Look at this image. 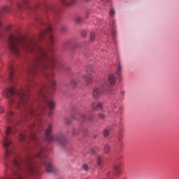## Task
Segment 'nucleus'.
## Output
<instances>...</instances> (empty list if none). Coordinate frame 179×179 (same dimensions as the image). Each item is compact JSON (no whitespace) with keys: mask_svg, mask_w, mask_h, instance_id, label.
I'll list each match as a JSON object with an SVG mask.
<instances>
[{"mask_svg":"<svg viewBox=\"0 0 179 179\" xmlns=\"http://www.w3.org/2000/svg\"><path fill=\"white\" fill-rule=\"evenodd\" d=\"M109 0H101V2H108Z\"/></svg>","mask_w":179,"mask_h":179,"instance_id":"33","label":"nucleus"},{"mask_svg":"<svg viewBox=\"0 0 179 179\" xmlns=\"http://www.w3.org/2000/svg\"><path fill=\"white\" fill-rule=\"evenodd\" d=\"M10 10V7L8 5L3 6L1 8V13H8Z\"/></svg>","mask_w":179,"mask_h":179,"instance_id":"13","label":"nucleus"},{"mask_svg":"<svg viewBox=\"0 0 179 179\" xmlns=\"http://www.w3.org/2000/svg\"><path fill=\"white\" fill-rule=\"evenodd\" d=\"M83 19L81 18L80 16H78L76 17V23H80L82 22Z\"/></svg>","mask_w":179,"mask_h":179,"instance_id":"22","label":"nucleus"},{"mask_svg":"<svg viewBox=\"0 0 179 179\" xmlns=\"http://www.w3.org/2000/svg\"><path fill=\"white\" fill-rule=\"evenodd\" d=\"M0 132H1V129H0Z\"/></svg>","mask_w":179,"mask_h":179,"instance_id":"38","label":"nucleus"},{"mask_svg":"<svg viewBox=\"0 0 179 179\" xmlns=\"http://www.w3.org/2000/svg\"><path fill=\"white\" fill-rule=\"evenodd\" d=\"M106 90H107V87L105 86L95 87L93 90L92 94L93 99H99V97H100V96H101V94H103V93H104V91Z\"/></svg>","mask_w":179,"mask_h":179,"instance_id":"6","label":"nucleus"},{"mask_svg":"<svg viewBox=\"0 0 179 179\" xmlns=\"http://www.w3.org/2000/svg\"><path fill=\"white\" fill-rule=\"evenodd\" d=\"M96 162H97L98 166H101L102 162H103V157L101 155H97Z\"/></svg>","mask_w":179,"mask_h":179,"instance_id":"15","label":"nucleus"},{"mask_svg":"<svg viewBox=\"0 0 179 179\" xmlns=\"http://www.w3.org/2000/svg\"><path fill=\"white\" fill-rule=\"evenodd\" d=\"M11 115H13V112L10 111V112L8 113V116H7V120H8V121H11V119H10V116H11Z\"/></svg>","mask_w":179,"mask_h":179,"instance_id":"20","label":"nucleus"},{"mask_svg":"<svg viewBox=\"0 0 179 179\" xmlns=\"http://www.w3.org/2000/svg\"><path fill=\"white\" fill-rule=\"evenodd\" d=\"M55 6L50 5V6H47L46 7V13H51V12H55Z\"/></svg>","mask_w":179,"mask_h":179,"instance_id":"11","label":"nucleus"},{"mask_svg":"<svg viewBox=\"0 0 179 179\" xmlns=\"http://www.w3.org/2000/svg\"><path fill=\"white\" fill-rule=\"evenodd\" d=\"M121 72H122V66H121V64H118L117 69L115 71L116 76L120 78V76H121Z\"/></svg>","mask_w":179,"mask_h":179,"instance_id":"12","label":"nucleus"},{"mask_svg":"<svg viewBox=\"0 0 179 179\" xmlns=\"http://www.w3.org/2000/svg\"><path fill=\"white\" fill-rule=\"evenodd\" d=\"M48 117H51V115H52V111H50V112L48 113Z\"/></svg>","mask_w":179,"mask_h":179,"instance_id":"31","label":"nucleus"},{"mask_svg":"<svg viewBox=\"0 0 179 179\" xmlns=\"http://www.w3.org/2000/svg\"><path fill=\"white\" fill-rule=\"evenodd\" d=\"M110 16H114L115 15V10L113 8L110 9L109 13Z\"/></svg>","mask_w":179,"mask_h":179,"instance_id":"23","label":"nucleus"},{"mask_svg":"<svg viewBox=\"0 0 179 179\" xmlns=\"http://www.w3.org/2000/svg\"><path fill=\"white\" fill-rule=\"evenodd\" d=\"M34 81H33L32 80L28 79L27 80V85L25 86V90L27 92H30V90H31V89H33V87H34Z\"/></svg>","mask_w":179,"mask_h":179,"instance_id":"8","label":"nucleus"},{"mask_svg":"<svg viewBox=\"0 0 179 179\" xmlns=\"http://www.w3.org/2000/svg\"><path fill=\"white\" fill-rule=\"evenodd\" d=\"M64 122L65 124H66L67 125H69V124H71V120L69 118H65L64 119Z\"/></svg>","mask_w":179,"mask_h":179,"instance_id":"25","label":"nucleus"},{"mask_svg":"<svg viewBox=\"0 0 179 179\" xmlns=\"http://www.w3.org/2000/svg\"><path fill=\"white\" fill-rule=\"evenodd\" d=\"M38 22L39 24H43L45 29L41 31L36 38L24 40L15 35L10 34L8 37V47L10 51L16 57H20L22 50L34 54V62L28 70L29 76L34 78L38 73H41L49 79L50 89L52 92H54L57 83L52 79L54 78V73L51 71L50 66L52 65L53 67H57V65H59V62H57V59H55L52 48L47 49L38 43L47 34L48 43L54 44L52 27H51V24L44 22L41 19H38Z\"/></svg>","mask_w":179,"mask_h":179,"instance_id":"2","label":"nucleus"},{"mask_svg":"<svg viewBox=\"0 0 179 179\" xmlns=\"http://www.w3.org/2000/svg\"><path fill=\"white\" fill-rule=\"evenodd\" d=\"M94 38H96V34L94 33V31H92L90 33V41H94Z\"/></svg>","mask_w":179,"mask_h":179,"instance_id":"18","label":"nucleus"},{"mask_svg":"<svg viewBox=\"0 0 179 179\" xmlns=\"http://www.w3.org/2000/svg\"><path fill=\"white\" fill-rule=\"evenodd\" d=\"M108 80H109L110 85H115V82H116L117 79L115 78V76H114V75L110 74L108 76Z\"/></svg>","mask_w":179,"mask_h":179,"instance_id":"10","label":"nucleus"},{"mask_svg":"<svg viewBox=\"0 0 179 179\" xmlns=\"http://www.w3.org/2000/svg\"><path fill=\"white\" fill-rule=\"evenodd\" d=\"M120 110H121V108H120Z\"/></svg>","mask_w":179,"mask_h":179,"instance_id":"37","label":"nucleus"},{"mask_svg":"<svg viewBox=\"0 0 179 179\" xmlns=\"http://www.w3.org/2000/svg\"><path fill=\"white\" fill-rule=\"evenodd\" d=\"M90 150L92 155H94L96 153V150L92 148Z\"/></svg>","mask_w":179,"mask_h":179,"instance_id":"30","label":"nucleus"},{"mask_svg":"<svg viewBox=\"0 0 179 179\" xmlns=\"http://www.w3.org/2000/svg\"><path fill=\"white\" fill-rule=\"evenodd\" d=\"M78 82H79V79L73 78L71 81V85L72 87H76V86H78Z\"/></svg>","mask_w":179,"mask_h":179,"instance_id":"14","label":"nucleus"},{"mask_svg":"<svg viewBox=\"0 0 179 179\" xmlns=\"http://www.w3.org/2000/svg\"><path fill=\"white\" fill-rule=\"evenodd\" d=\"M38 6V4H35L34 8H37Z\"/></svg>","mask_w":179,"mask_h":179,"instance_id":"35","label":"nucleus"},{"mask_svg":"<svg viewBox=\"0 0 179 179\" xmlns=\"http://www.w3.org/2000/svg\"><path fill=\"white\" fill-rule=\"evenodd\" d=\"M112 36H113V39L115 38V31H113V32H112Z\"/></svg>","mask_w":179,"mask_h":179,"instance_id":"29","label":"nucleus"},{"mask_svg":"<svg viewBox=\"0 0 179 179\" xmlns=\"http://www.w3.org/2000/svg\"><path fill=\"white\" fill-rule=\"evenodd\" d=\"M83 169L84 171H89V167L86 164L83 165Z\"/></svg>","mask_w":179,"mask_h":179,"instance_id":"24","label":"nucleus"},{"mask_svg":"<svg viewBox=\"0 0 179 179\" xmlns=\"http://www.w3.org/2000/svg\"><path fill=\"white\" fill-rule=\"evenodd\" d=\"M117 103H113V104H112V108H114V109H115V108H117Z\"/></svg>","mask_w":179,"mask_h":179,"instance_id":"28","label":"nucleus"},{"mask_svg":"<svg viewBox=\"0 0 179 179\" xmlns=\"http://www.w3.org/2000/svg\"><path fill=\"white\" fill-rule=\"evenodd\" d=\"M114 170L115 173H117V174H120L121 173V167L120 166V165H115L114 166Z\"/></svg>","mask_w":179,"mask_h":179,"instance_id":"17","label":"nucleus"},{"mask_svg":"<svg viewBox=\"0 0 179 179\" xmlns=\"http://www.w3.org/2000/svg\"><path fill=\"white\" fill-rule=\"evenodd\" d=\"M110 135V131H108V129H106L103 131V136H105V138H107V136Z\"/></svg>","mask_w":179,"mask_h":179,"instance_id":"19","label":"nucleus"},{"mask_svg":"<svg viewBox=\"0 0 179 179\" xmlns=\"http://www.w3.org/2000/svg\"><path fill=\"white\" fill-rule=\"evenodd\" d=\"M51 128H52V124H49L47 130L45 131V135L46 141H48V142H57V143H59L62 146H65L66 143V138H65V136H64V134L59 136L55 134L52 135Z\"/></svg>","mask_w":179,"mask_h":179,"instance_id":"4","label":"nucleus"},{"mask_svg":"<svg viewBox=\"0 0 179 179\" xmlns=\"http://www.w3.org/2000/svg\"><path fill=\"white\" fill-rule=\"evenodd\" d=\"M36 124L32 123L28 128L29 131H22L20 132L18 139L20 142H26L28 135L31 141L35 143V147L38 153H28L24 159L20 158L15 152V146L12 140L8 137L10 134L13 132L12 128L8 127L6 129V135L3 136V148L5 152L6 166L7 171L5 177L1 179H25L29 177H39L40 172L36 166L34 160L39 159L41 164L44 166L47 173H57V169L52 166L51 159L48 158L44 153L45 148L41 146L40 141L36 137V134L33 132V128Z\"/></svg>","mask_w":179,"mask_h":179,"instance_id":"1","label":"nucleus"},{"mask_svg":"<svg viewBox=\"0 0 179 179\" xmlns=\"http://www.w3.org/2000/svg\"><path fill=\"white\" fill-rule=\"evenodd\" d=\"M62 31H64L65 30V29H62Z\"/></svg>","mask_w":179,"mask_h":179,"instance_id":"36","label":"nucleus"},{"mask_svg":"<svg viewBox=\"0 0 179 179\" xmlns=\"http://www.w3.org/2000/svg\"><path fill=\"white\" fill-rule=\"evenodd\" d=\"M111 149V147H110V145L108 144H106L104 146V152L107 155L108 153H110V150Z\"/></svg>","mask_w":179,"mask_h":179,"instance_id":"16","label":"nucleus"},{"mask_svg":"<svg viewBox=\"0 0 179 179\" xmlns=\"http://www.w3.org/2000/svg\"><path fill=\"white\" fill-rule=\"evenodd\" d=\"M5 111V108H3V107L0 106V114L3 113V112Z\"/></svg>","mask_w":179,"mask_h":179,"instance_id":"27","label":"nucleus"},{"mask_svg":"<svg viewBox=\"0 0 179 179\" xmlns=\"http://www.w3.org/2000/svg\"><path fill=\"white\" fill-rule=\"evenodd\" d=\"M99 120H104L106 118V115L103 114H99Z\"/></svg>","mask_w":179,"mask_h":179,"instance_id":"26","label":"nucleus"},{"mask_svg":"<svg viewBox=\"0 0 179 179\" xmlns=\"http://www.w3.org/2000/svg\"><path fill=\"white\" fill-rule=\"evenodd\" d=\"M8 76L10 82H15L16 76L15 75V67L13 63H10L8 65Z\"/></svg>","mask_w":179,"mask_h":179,"instance_id":"7","label":"nucleus"},{"mask_svg":"<svg viewBox=\"0 0 179 179\" xmlns=\"http://www.w3.org/2000/svg\"><path fill=\"white\" fill-rule=\"evenodd\" d=\"M85 115H82L83 120H85Z\"/></svg>","mask_w":179,"mask_h":179,"instance_id":"34","label":"nucleus"},{"mask_svg":"<svg viewBox=\"0 0 179 179\" xmlns=\"http://www.w3.org/2000/svg\"><path fill=\"white\" fill-rule=\"evenodd\" d=\"M79 134V129H73V136H76V135H78Z\"/></svg>","mask_w":179,"mask_h":179,"instance_id":"21","label":"nucleus"},{"mask_svg":"<svg viewBox=\"0 0 179 179\" xmlns=\"http://www.w3.org/2000/svg\"><path fill=\"white\" fill-rule=\"evenodd\" d=\"M83 37H86V32H83Z\"/></svg>","mask_w":179,"mask_h":179,"instance_id":"32","label":"nucleus"},{"mask_svg":"<svg viewBox=\"0 0 179 179\" xmlns=\"http://www.w3.org/2000/svg\"><path fill=\"white\" fill-rule=\"evenodd\" d=\"M11 7L14 13L20 15L23 12V8L31 9V1L30 0H17L15 7L11 4Z\"/></svg>","mask_w":179,"mask_h":179,"instance_id":"5","label":"nucleus"},{"mask_svg":"<svg viewBox=\"0 0 179 179\" xmlns=\"http://www.w3.org/2000/svg\"><path fill=\"white\" fill-rule=\"evenodd\" d=\"M92 107L94 110H102L103 109V103L100 102H93L92 104Z\"/></svg>","mask_w":179,"mask_h":179,"instance_id":"9","label":"nucleus"},{"mask_svg":"<svg viewBox=\"0 0 179 179\" xmlns=\"http://www.w3.org/2000/svg\"><path fill=\"white\" fill-rule=\"evenodd\" d=\"M2 96L8 99V104L10 107H16L19 109H23L24 112L22 114L21 120L22 121H29V120H35L38 124L41 122L43 116L45 114V108L48 107L50 110H54L55 103L53 100H51L47 95V87H41L37 96L42 101V105L38 108L33 107L31 101L29 97V94L24 92V90H17L15 87L6 89Z\"/></svg>","mask_w":179,"mask_h":179,"instance_id":"3","label":"nucleus"}]
</instances>
